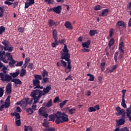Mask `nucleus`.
I'll list each match as a JSON object with an SVG mask.
<instances>
[{"label":"nucleus","mask_w":131,"mask_h":131,"mask_svg":"<svg viewBox=\"0 0 131 131\" xmlns=\"http://www.w3.org/2000/svg\"><path fill=\"white\" fill-rule=\"evenodd\" d=\"M117 126L123 125L125 123V119H120L119 120H116Z\"/></svg>","instance_id":"19"},{"label":"nucleus","mask_w":131,"mask_h":131,"mask_svg":"<svg viewBox=\"0 0 131 131\" xmlns=\"http://www.w3.org/2000/svg\"><path fill=\"white\" fill-rule=\"evenodd\" d=\"M24 64L23 61H20L19 62H17L16 64L15 65L16 67H21Z\"/></svg>","instance_id":"50"},{"label":"nucleus","mask_w":131,"mask_h":131,"mask_svg":"<svg viewBox=\"0 0 131 131\" xmlns=\"http://www.w3.org/2000/svg\"><path fill=\"white\" fill-rule=\"evenodd\" d=\"M117 25L119 27H122L123 28H126L125 23L123 20L118 21Z\"/></svg>","instance_id":"21"},{"label":"nucleus","mask_w":131,"mask_h":131,"mask_svg":"<svg viewBox=\"0 0 131 131\" xmlns=\"http://www.w3.org/2000/svg\"><path fill=\"white\" fill-rule=\"evenodd\" d=\"M64 26L66 28L69 29V30H73V28L71 25V23L70 21H66L64 24Z\"/></svg>","instance_id":"18"},{"label":"nucleus","mask_w":131,"mask_h":131,"mask_svg":"<svg viewBox=\"0 0 131 131\" xmlns=\"http://www.w3.org/2000/svg\"><path fill=\"white\" fill-rule=\"evenodd\" d=\"M131 115V105L128 108L126 109V116L127 117H130Z\"/></svg>","instance_id":"25"},{"label":"nucleus","mask_w":131,"mask_h":131,"mask_svg":"<svg viewBox=\"0 0 131 131\" xmlns=\"http://www.w3.org/2000/svg\"><path fill=\"white\" fill-rule=\"evenodd\" d=\"M119 55V52L118 51H117L114 54V60L116 63H117V60H118V56Z\"/></svg>","instance_id":"34"},{"label":"nucleus","mask_w":131,"mask_h":131,"mask_svg":"<svg viewBox=\"0 0 131 131\" xmlns=\"http://www.w3.org/2000/svg\"><path fill=\"white\" fill-rule=\"evenodd\" d=\"M26 112H27L29 115H32L33 113V110L31 107L27 108L26 109Z\"/></svg>","instance_id":"29"},{"label":"nucleus","mask_w":131,"mask_h":131,"mask_svg":"<svg viewBox=\"0 0 131 131\" xmlns=\"http://www.w3.org/2000/svg\"><path fill=\"white\" fill-rule=\"evenodd\" d=\"M31 6L28 2H26L25 3V9H28L29 8V6Z\"/></svg>","instance_id":"60"},{"label":"nucleus","mask_w":131,"mask_h":131,"mask_svg":"<svg viewBox=\"0 0 131 131\" xmlns=\"http://www.w3.org/2000/svg\"><path fill=\"white\" fill-rule=\"evenodd\" d=\"M121 105L123 108H126L127 105L125 103V100H122Z\"/></svg>","instance_id":"53"},{"label":"nucleus","mask_w":131,"mask_h":131,"mask_svg":"<svg viewBox=\"0 0 131 131\" xmlns=\"http://www.w3.org/2000/svg\"><path fill=\"white\" fill-rule=\"evenodd\" d=\"M116 111L117 112V116L122 115L123 113L125 112V110L124 109L121 110V107L120 106H117V107H116Z\"/></svg>","instance_id":"10"},{"label":"nucleus","mask_w":131,"mask_h":131,"mask_svg":"<svg viewBox=\"0 0 131 131\" xmlns=\"http://www.w3.org/2000/svg\"><path fill=\"white\" fill-rule=\"evenodd\" d=\"M19 74V71H17L14 73H10V75L13 78H16L18 75Z\"/></svg>","instance_id":"24"},{"label":"nucleus","mask_w":131,"mask_h":131,"mask_svg":"<svg viewBox=\"0 0 131 131\" xmlns=\"http://www.w3.org/2000/svg\"><path fill=\"white\" fill-rule=\"evenodd\" d=\"M33 86L35 87L34 89L38 88L40 85V81L39 80L33 79L32 80Z\"/></svg>","instance_id":"9"},{"label":"nucleus","mask_w":131,"mask_h":131,"mask_svg":"<svg viewBox=\"0 0 131 131\" xmlns=\"http://www.w3.org/2000/svg\"><path fill=\"white\" fill-rule=\"evenodd\" d=\"M2 43L5 47V51H7L10 52H12L13 48L12 47H9V45L6 40H4L3 42H2Z\"/></svg>","instance_id":"7"},{"label":"nucleus","mask_w":131,"mask_h":131,"mask_svg":"<svg viewBox=\"0 0 131 131\" xmlns=\"http://www.w3.org/2000/svg\"><path fill=\"white\" fill-rule=\"evenodd\" d=\"M124 48V42L121 41L119 45V52H124L123 48Z\"/></svg>","instance_id":"22"},{"label":"nucleus","mask_w":131,"mask_h":131,"mask_svg":"<svg viewBox=\"0 0 131 131\" xmlns=\"http://www.w3.org/2000/svg\"><path fill=\"white\" fill-rule=\"evenodd\" d=\"M16 63V61L14 59L10 60V62H9L10 67H13V65Z\"/></svg>","instance_id":"42"},{"label":"nucleus","mask_w":131,"mask_h":131,"mask_svg":"<svg viewBox=\"0 0 131 131\" xmlns=\"http://www.w3.org/2000/svg\"><path fill=\"white\" fill-rule=\"evenodd\" d=\"M6 57H7V60H11L13 59V57L11 55V53H7L6 54Z\"/></svg>","instance_id":"26"},{"label":"nucleus","mask_w":131,"mask_h":131,"mask_svg":"<svg viewBox=\"0 0 131 131\" xmlns=\"http://www.w3.org/2000/svg\"><path fill=\"white\" fill-rule=\"evenodd\" d=\"M29 100H30L29 98H24L23 101V104H25L26 105H28Z\"/></svg>","instance_id":"32"},{"label":"nucleus","mask_w":131,"mask_h":131,"mask_svg":"<svg viewBox=\"0 0 131 131\" xmlns=\"http://www.w3.org/2000/svg\"><path fill=\"white\" fill-rule=\"evenodd\" d=\"M26 73H27L26 70L25 69H22L20 71V76L21 77H24L26 74Z\"/></svg>","instance_id":"27"},{"label":"nucleus","mask_w":131,"mask_h":131,"mask_svg":"<svg viewBox=\"0 0 131 131\" xmlns=\"http://www.w3.org/2000/svg\"><path fill=\"white\" fill-rule=\"evenodd\" d=\"M4 8L3 7H0V17H2L4 15Z\"/></svg>","instance_id":"36"},{"label":"nucleus","mask_w":131,"mask_h":131,"mask_svg":"<svg viewBox=\"0 0 131 131\" xmlns=\"http://www.w3.org/2000/svg\"><path fill=\"white\" fill-rule=\"evenodd\" d=\"M96 109L93 106L90 107L88 108V111L90 113L95 112H96Z\"/></svg>","instance_id":"35"},{"label":"nucleus","mask_w":131,"mask_h":131,"mask_svg":"<svg viewBox=\"0 0 131 131\" xmlns=\"http://www.w3.org/2000/svg\"><path fill=\"white\" fill-rule=\"evenodd\" d=\"M25 30V28L20 27L18 28V29H17V30L21 33H24Z\"/></svg>","instance_id":"49"},{"label":"nucleus","mask_w":131,"mask_h":131,"mask_svg":"<svg viewBox=\"0 0 131 131\" xmlns=\"http://www.w3.org/2000/svg\"><path fill=\"white\" fill-rule=\"evenodd\" d=\"M42 77H45L48 76V72H47V71L44 70L43 71V72L42 73Z\"/></svg>","instance_id":"44"},{"label":"nucleus","mask_w":131,"mask_h":131,"mask_svg":"<svg viewBox=\"0 0 131 131\" xmlns=\"http://www.w3.org/2000/svg\"><path fill=\"white\" fill-rule=\"evenodd\" d=\"M7 95H10L12 93V89H6Z\"/></svg>","instance_id":"58"},{"label":"nucleus","mask_w":131,"mask_h":131,"mask_svg":"<svg viewBox=\"0 0 131 131\" xmlns=\"http://www.w3.org/2000/svg\"><path fill=\"white\" fill-rule=\"evenodd\" d=\"M45 1L48 2V5L53 4L54 2V0H45Z\"/></svg>","instance_id":"55"},{"label":"nucleus","mask_w":131,"mask_h":131,"mask_svg":"<svg viewBox=\"0 0 131 131\" xmlns=\"http://www.w3.org/2000/svg\"><path fill=\"white\" fill-rule=\"evenodd\" d=\"M10 98H11V96H8V97H7L6 100H5L4 104L6 106V107H10V104H11Z\"/></svg>","instance_id":"15"},{"label":"nucleus","mask_w":131,"mask_h":131,"mask_svg":"<svg viewBox=\"0 0 131 131\" xmlns=\"http://www.w3.org/2000/svg\"><path fill=\"white\" fill-rule=\"evenodd\" d=\"M59 98L57 96L54 98L53 102L54 103H57L59 101Z\"/></svg>","instance_id":"61"},{"label":"nucleus","mask_w":131,"mask_h":131,"mask_svg":"<svg viewBox=\"0 0 131 131\" xmlns=\"http://www.w3.org/2000/svg\"><path fill=\"white\" fill-rule=\"evenodd\" d=\"M6 29L4 26H1L0 27V35L5 32Z\"/></svg>","instance_id":"41"},{"label":"nucleus","mask_w":131,"mask_h":131,"mask_svg":"<svg viewBox=\"0 0 131 131\" xmlns=\"http://www.w3.org/2000/svg\"><path fill=\"white\" fill-rule=\"evenodd\" d=\"M5 54V51H3L2 52L0 51V57H1V59L4 62V63H8V60L6 59V58L4 57V55Z\"/></svg>","instance_id":"17"},{"label":"nucleus","mask_w":131,"mask_h":131,"mask_svg":"<svg viewBox=\"0 0 131 131\" xmlns=\"http://www.w3.org/2000/svg\"><path fill=\"white\" fill-rule=\"evenodd\" d=\"M34 67V66H33V64L32 62L29 63V65L27 67L28 69H31V70L33 69Z\"/></svg>","instance_id":"47"},{"label":"nucleus","mask_w":131,"mask_h":131,"mask_svg":"<svg viewBox=\"0 0 131 131\" xmlns=\"http://www.w3.org/2000/svg\"><path fill=\"white\" fill-rule=\"evenodd\" d=\"M51 90V85H50L49 86H47L46 88H43V91L39 89H35L33 90V91L41 98L42 96H45L47 93H48Z\"/></svg>","instance_id":"3"},{"label":"nucleus","mask_w":131,"mask_h":131,"mask_svg":"<svg viewBox=\"0 0 131 131\" xmlns=\"http://www.w3.org/2000/svg\"><path fill=\"white\" fill-rule=\"evenodd\" d=\"M15 124L17 126H20L21 125L20 120H15Z\"/></svg>","instance_id":"52"},{"label":"nucleus","mask_w":131,"mask_h":131,"mask_svg":"<svg viewBox=\"0 0 131 131\" xmlns=\"http://www.w3.org/2000/svg\"><path fill=\"white\" fill-rule=\"evenodd\" d=\"M57 31L55 29H54L53 31V38H57Z\"/></svg>","instance_id":"39"},{"label":"nucleus","mask_w":131,"mask_h":131,"mask_svg":"<svg viewBox=\"0 0 131 131\" xmlns=\"http://www.w3.org/2000/svg\"><path fill=\"white\" fill-rule=\"evenodd\" d=\"M9 107H6L5 104H3L0 106V112L2 111L4 108L7 109Z\"/></svg>","instance_id":"56"},{"label":"nucleus","mask_w":131,"mask_h":131,"mask_svg":"<svg viewBox=\"0 0 131 131\" xmlns=\"http://www.w3.org/2000/svg\"><path fill=\"white\" fill-rule=\"evenodd\" d=\"M98 34V31L96 30H91L89 31V34L91 37L94 36L95 34Z\"/></svg>","instance_id":"23"},{"label":"nucleus","mask_w":131,"mask_h":131,"mask_svg":"<svg viewBox=\"0 0 131 131\" xmlns=\"http://www.w3.org/2000/svg\"><path fill=\"white\" fill-rule=\"evenodd\" d=\"M4 4L5 5H7L8 6H11L12 5H13V3H11V2H9V1H8V0H6V1H5L4 2Z\"/></svg>","instance_id":"57"},{"label":"nucleus","mask_w":131,"mask_h":131,"mask_svg":"<svg viewBox=\"0 0 131 131\" xmlns=\"http://www.w3.org/2000/svg\"><path fill=\"white\" fill-rule=\"evenodd\" d=\"M48 24L49 27H57L58 25L60 24V23H59L58 22H54V21L53 20H49V22H48Z\"/></svg>","instance_id":"11"},{"label":"nucleus","mask_w":131,"mask_h":131,"mask_svg":"<svg viewBox=\"0 0 131 131\" xmlns=\"http://www.w3.org/2000/svg\"><path fill=\"white\" fill-rule=\"evenodd\" d=\"M43 106H45L47 107H50L52 106V101L51 99L50 100H49L47 103L45 102L42 104Z\"/></svg>","instance_id":"20"},{"label":"nucleus","mask_w":131,"mask_h":131,"mask_svg":"<svg viewBox=\"0 0 131 131\" xmlns=\"http://www.w3.org/2000/svg\"><path fill=\"white\" fill-rule=\"evenodd\" d=\"M113 34H114V29H111L110 31V37H112Z\"/></svg>","instance_id":"59"},{"label":"nucleus","mask_w":131,"mask_h":131,"mask_svg":"<svg viewBox=\"0 0 131 131\" xmlns=\"http://www.w3.org/2000/svg\"><path fill=\"white\" fill-rule=\"evenodd\" d=\"M6 89H12V83H8L6 86Z\"/></svg>","instance_id":"62"},{"label":"nucleus","mask_w":131,"mask_h":131,"mask_svg":"<svg viewBox=\"0 0 131 131\" xmlns=\"http://www.w3.org/2000/svg\"><path fill=\"white\" fill-rule=\"evenodd\" d=\"M33 129L31 126H27L25 125V131H32Z\"/></svg>","instance_id":"37"},{"label":"nucleus","mask_w":131,"mask_h":131,"mask_svg":"<svg viewBox=\"0 0 131 131\" xmlns=\"http://www.w3.org/2000/svg\"><path fill=\"white\" fill-rule=\"evenodd\" d=\"M38 115L40 116H42L45 118H47L49 116V114L47 113L46 108L45 107H41L38 110Z\"/></svg>","instance_id":"6"},{"label":"nucleus","mask_w":131,"mask_h":131,"mask_svg":"<svg viewBox=\"0 0 131 131\" xmlns=\"http://www.w3.org/2000/svg\"><path fill=\"white\" fill-rule=\"evenodd\" d=\"M91 45V41L90 40H88L87 41L82 42V46L84 48L88 49L89 48V46Z\"/></svg>","instance_id":"14"},{"label":"nucleus","mask_w":131,"mask_h":131,"mask_svg":"<svg viewBox=\"0 0 131 131\" xmlns=\"http://www.w3.org/2000/svg\"><path fill=\"white\" fill-rule=\"evenodd\" d=\"M95 11L101 10L102 9V7L100 5H97L94 8Z\"/></svg>","instance_id":"40"},{"label":"nucleus","mask_w":131,"mask_h":131,"mask_svg":"<svg viewBox=\"0 0 131 131\" xmlns=\"http://www.w3.org/2000/svg\"><path fill=\"white\" fill-rule=\"evenodd\" d=\"M57 66L59 68L63 67L64 68H65V69H66L68 67L67 63L63 60H60V62H57Z\"/></svg>","instance_id":"8"},{"label":"nucleus","mask_w":131,"mask_h":131,"mask_svg":"<svg viewBox=\"0 0 131 131\" xmlns=\"http://www.w3.org/2000/svg\"><path fill=\"white\" fill-rule=\"evenodd\" d=\"M49 81V78L48 77H43L41 81L42 83H46L47 82Z\"/></svg>","instance_id":"45"},{"label":"nucleus","mask_w":131,"mask_h":131,"mask_svg":"<svg viewBox=\"0 0 131 131\" xmlns=\"http://www.w3.org/2000/svg\"><path fill=\"white\" fill-rule=\"evenodd\" d=\"M109 12V10L105 9L102 10V13L99 15V17H106Z\"/></svg>","instance_id":"12"},{"label":"nucleus","mask_w":131,"mask_h":131,"mask_svg":"<svg viewBox=\"0 0 131 131\" xmlns=\"http://www.w3.org/2000/svg\"><path fill=\"white\" fill-rule=\"evenodd\" d=\"M4 88L5 87H0V95L2 96H4Z\"/></svg>","instance_id":"51"},{"label":"nucleus","mask_w":131,"mask_h":131,"mask_svg":"<svg viewBox=\"0 0 131 131\" xmlns=\"http://www.w3.org/2000/svg\"><path fill=\"white\" fill-rule=\"evenodd\" d=\"M43 131H56V129L54 127H48V128H46Z\"/></svg>","instance_id":"46"},{"label":"nucleus","mask_w":131,"mask_h":131,"mask_svg":"<svg viewBox=\"0 0 131 131\" xmlns=\"http://www.w3.org/2000/svg\"><path fill=\"white\" fill-rule=\"evenodd\" d=\"M115 40L113 38H111L110 41L108 42V47L109 48H111L113 45L114 44Z\"/></svg>","instance_id":"31"},{"label":"nucleus","mask_w":131,"mask_h":131,"mask_svg":"<svg viewBox=\"0 0 131 131\" xmlns=\"http://www.w3.org/2000/svg\"><path fill=\"white\" fill-rule=\"evenodd\" d=\"M11 82H14L15 83V86H17V85L22 84V81H21L19 79H13L11 80Z\"/></svg>","instance_id":"16"},{"label":"nucleus","mask_w":131,"mask_h":131,"mask_svg":"<svg viewBox=\"0 0 131 131\" xmlns=\"http://www.w3.org/2000/svg\"><path fill=\"white\" fill-rule=\"evenodd\" d=\"M42 126H45L46 128H49L50 125H49L48 123H46L45 121L44 123H42Z\"/></svg>","instance_id":"54"},{"label":"nucleus","mask_w":131,"mask_h":131,"mask_svg":"<svg viewBox=\"0 0 131 131\" xmlns=\"http://www.w3.org/2000/svg\"><path fill=\"white\" fill-rule=\"evenodd\" d=\"M69 101L68 100H64L62 102L59 103V106L60 108H62L63 106H64Z\"/></svg>","instance_id":"28"},{"label":"nucleus","mask_w":131,"mask_h":131,"mask_svg":"<svg viewBox=\"0 0 131 131\" xmlns=\"http://www.w3.org/2000/svg\"><path fill=\"white\" fill-rule=\"evenodd\" d=\"M124 54V51H120V54L119 55V58L120 59H121L123 58V56Z\"/></svg>","instance_id":"43"},{"label":"nucleus","mask_w":131,"mask_h":131,"mask_svg":"<svg viewBox=\"0 0 131 131\" xmlns=\"http://www.w3.org/2000/svg\"><path fill=\"white\" fill-rule=\"evenodd\" d=\"M131 9V2H129L128 5L127 6V11Z\"/></svg>","instance_id":"63"},{"label":"nucleus","mask_w":131,"mask_h":131,"mask_svg":"<svg viewBox=\"0 0 131 131\" xmlns=\"http://www.w3.org/2000/svg\"><path fill=\"white\" fill-rule=\"evenodd\" d=\"M0 78H1V80L3 82L7 81V82H9L10 81L12 82V80H13L11 76L7 74H5L2 72L0 73Z\"/></svg>","instance_id":"5"},{"label":"nucleus","mask_w":131,"mask_h":131,"mask_svg":"<svg viewBox=\"0 0 131 131\" xmlns=\"http://www.w3.org/2000/svg\"><path fill=\"white\" fill-rule=\"evenodd\" d=\"M34 78V80H41L42 79V76L39 75H35Z\"/></svg>","instance_id":"33"},{"label":"nucleus","mask_w":131,"mask_h":131,"mask_svg":"<svg viewBox=\"0 0 131 131\" xmlns=\"http://www.w3.org/2000/svg\"><path fill=\"white\" fill-rule=\"evenodd\" d=\"M62 10L61 6H58L56 7L53 8V12L56 13L57 14H59L61 13Z\"/></svg>","instance_id":"13"},{"label":"nucleus","mask_w":131,"mask_h":131,"mask_svg":"<svg viewBox=\"0 0 131 131\" xmlns=\"http://www.w3.org/2000/svg\"><path fill=\"white\" fill-rule=\"evenodd\" d=\"M69 112L70 115H73L75 114V113L76 112V108H71L69 110Z\"/></svg>","instance_id":"38"},{"label":"nucleus","mask_w":131,"mask_h":131,"mask_svg":"<svg viewBox=\"0 0 131 131\" xmlns=\"http://www.w3.org/2000/svg\"><path fill=\"white\" fill-rule=\"evenodd\" d=\"M64 48L63 49L62 51L64 53H62L61 54L60 59L62 60H65L68 63L67 67L64 69V72L67 73L68 74L69 73L72 69V66H71V60L70 59V54L69 53V50L68 49L67 46L66 44H64Z\"/></svg>","instance_id":"2"},{"label":"nucleus","mask_w":131,"mask_h":131,"mask_svg":"<svg viewBox=\"0 0 131 131\" xmlns=\"http://www.w3.org/2000/svg\"><path fill=\"white\" fill-rule=\"evenodd\" d=\"M49 118L51 121L55 120L56 119L55 123L57 125L69 121L68 115L64 112L61 113V112H57L54 115H49Z\"/></svg>","instance_id":"1"},{"label":"nucleus","mask_w":131,"mask_h":131,"mask_svg":"<svg viewBox=\"0 0 131 131\" xmlns=\"http://www.w3.org/2000/svg\"><path fill=\"white\" fill-rule=\"evenodd\" d=\"M31 96L32 97L31 100L28 101V104L31 105L33 101L34 100V102L33 104H36L37 103L39 102V100L40 99V96L37 94L33 90L31 94Z\"/></svg>","instance_id":"4"},{"label":"nucleus","mask_w":131,"mask_h":131,"mask_svg":"<svg viewBox=\"0 0 131 131\" xmlns=\"http://www.w3.org/2000/svg\"><path fill=\"white\" fill-rule=\"evenodd\" d=\"M20 116L19 113H15V120H20Z\"/></svg>","instance_id":"48"},{"label":"nucleus","mask_w":131,"mask_h":131,"mask_svg":"<svg viewBox=\"0 0 131 131\" xmlns=\"http://www.w3.org/2000/svg\"><path fill=\"white\" fill-rule=\"evenodd\" d=\"M87 76L90 77V78L88 79L89 81H93L94 80L95 77L92 74L89 73L87 74Z\"/></svg>","instance_id":"30"},{"label":"nucleus","mask_w":131,"mask_h":131,"mask_svg":"<svg viewBox=\"0 0 131 131\" xmlns=\"http://www.w3.org/2000/svg\"><path fill=\"white\" fill-rule=\"evenodd\" d=\"M120 131H129V129H127V127H124L120 129Z\"/></svg>","instance_id":"64"}]
</instances>
